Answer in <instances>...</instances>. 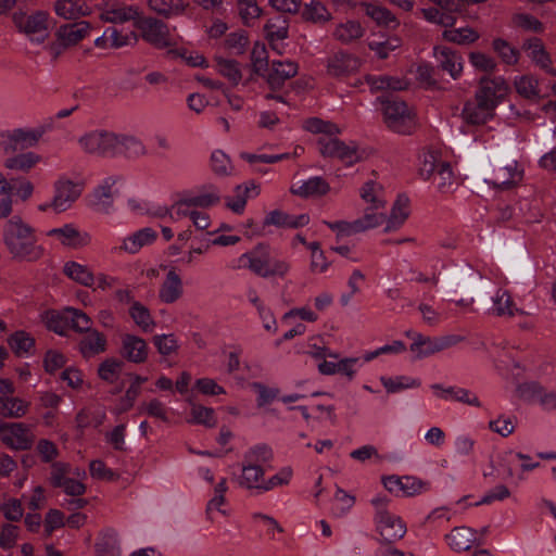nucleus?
Wrapping results in <instances>:
<instances>
[{
    "label": "nucleus",
    "mask_w": 556,
    "mask_h": 556,
    "mask_svg": "<svg viewBox=\"0 0 556 556\" xmlns=\"http://www.w3.org/2000/svg\"><path fill=\"white\" fill-rule=\"evenodd\" d=\"M305 129L320 135L316 144L324 157L337 159L346 166H352L362 160V152L356 142L346 143L337 137L340 128L336 124L314 117L305 122Z\"/></svg>",
    "instance_id": "obj_1"
},
{
    "label": "nucleus",
    "mask_w": 556,
    "mask_h": 556,
    "mask_svg": "<svg viewBox=\"0 0 556 556\" xmlns=\"http://www.w3.org/2000/svg\"><path fill=\"white\" fill-rule=\"evenodd\" d=\"M3 241L13 258L24 262H36L45 253L37 244L35 229L20 216L11 217L4 227Z\"/></svg>",
    "instance_id": "obj_2"
},
{
    "label": "nucleus",
    "mask_w": 556,
    "mask_h": 556,
    "mask_svg": "<svg viewBox=\"0 0 556 556\" xmlns=\"http://www.w3.org/2000/svg\"><path fill=\"white\" fill-rule=\"evenodd\" d=\"M233 268H247L262 278H283L291 268L290 263L285 258H277L269 245L258 243L252 250L241 254Z\"/></svg>",
    "instance_id": "obj_3"
},
{
    "label": "nucleus",
    "mask_w": 556,
    "mask_h": 556,
    "mask_svg": "<svg viewBox=\"0 0 556 556\" xmlns=\"http://www.w3.org/2000/svg\"><path fill=\"white\" fill-rule=\"evenodd\" d=\"M387 127L400 135H410L417 128L416 113L404 101L379 98Z\"/></svg>",
    "instance_id": "obj_4"
},
{
    "label": "nucleus",
    "mask_w": 556,
    "mask_h": 556,
    "mask_svg": "<svg viewBox=\"0 0 556 556\" xmlns=\"http://www.w3.org/2000/svg\"><path fill=\"white\" fill-rule=\"evenodd\" d=\"M406 334L413 339L409 350L415 354V358L417 359L426 358L447 350L463 340V338L457 334L427 337L421 333H410L409 331H407Z\"/></svg>",
    "instance_id": "obj_5"
},
{
    "label": "nucleus",
    "mask_w": 556,
    "mask_h": 556,
    "mask_svg": "<svg viewBox=\"0 0 556 556\" xmlns=\"http://www.w3.org/2000/svg\"><path fill=\"white\" fill-rule=\"evenodd\" d=\"M13 22L17 29L26 35L30 41L42 43L49 37V14L45 11L33 13H15Z\"/></svg>",
    "instance_id": "obj_6"
},
{
    "label": "nucleus",
    "mask_w": 556,
    "mask_h": 556,
    "mask_svg": "<svg viewBox=\"0 0 556 556\" xmlns=\"http://www.w3.org/2000/svg\"><path fill=\"white\" fill-rule=\"evenodd\" d=\"M81 149L89 154L113 156L118 153L117 135L106 130H93L78 140Z\"/></svg>",
    "instance_id": "obj_7"
},
{
    "label": "nucleus",
    "mask_w": 556,
    "mask_h": 556,
    "mask_svg": "<svg viewBox=\"0 0 556 556\" xmlns=\"http://www.w3.org/2000/svg\"><path fill=\"white\" fill-rule=\"evenodd\" d=\"M45 128L36 129L16 128L0 132V147L4 153H12L18 150H25L37 144L45 134Z\"/></svg>",
    "instance_id": "obj_8"
},
{
    "label": "nucleus",
    "mask_w": 556,
    "mask_h": 556,
    "mask_svg": "<svg viewBox=\"0 0 556 556\" xmlns=\"http://www.w3.org/2000/svg\"><path fill=\"white\" fill-rule=\"evenodd\" d=\"M362 66V60L348 51L339 50L326 60L327 74L333 78H345L356 74Z\"/></svg>",
    "instance_id": "obj_9"
},
{
    "label": "nucleus",
    "mask_w": 556,
    "mask_h": 556,
    "mask_svg": "<svg viewBox=\"0 0 556 556\" xmlns=\"http://www.w3.org/2000/svg\"><path fill=\"white\" fill-rule=\"evenodd\" d=\"M53 198L50 202L56 213L67 211L73 203L80 197L83 186L66 177L59 178L53 185Z\"/></svg>",
    "instance_id": "obj_10"
},
{
    "label": "nucleus",
    "mask_w": 556,
    "mask_h": 556,
    "mask_svg": "<svg viewBox=\"0 0 556 556\" xmlns=\"http://www.w3.org/2000/svg\"><path fill=\"white\" fill-rule=\"evenodd\" d=\"M383 486L396 496H415L430 489V483L413 476H389L382 479Z\"/></svg>",
    "instance_id": "obj_11"
},
{
    "label": "nucleus",
    "mask_w": 556,
    "mask_h": 556,
    "mask_svg": "<svg viewBox=\"0 0 556 556\" xmlns=\"http://www.w3.org/2000/svg\"><path fill=\"white\" fill-rule=\"evenodd\" d=\"M135 26L140 30L142 39L155 48L169 46L168 28L162 21L154 17H138Z\"/></svg>",
    "instance_id": "obj_12"
},
{
    "label": "nucleus",
    "mask_w": 556,
    "mask_h": 556,
    "mask_svg": "<svg viewBox=\"0 0 556 556\" xmlns=\"http://www.w3.org/2000/svg\"><path fill=\"white\" fill-rule=\"evenodd\" d=\"M0 439L3 444L12 450L25 451L31 447L34 434L29 428L22 422H3Z\"/></svg>",
    "instance_id": "obj_13"
},
{
    "label": "nucleus",
    "mask_w": 556,
    "mask_h": 556,
    "mask_svg": "<svg viewBox=\"0 0 556 556\" xmlns=\"http://www.w3.org/2000/svg\"><path fill=\"white\" fill-rule=\"evenodd\" d=\"M507 91L508 85L503 77L483 76L480 78L479 88L477 89L475 96L476 99H480L495 110L498 103L507 94Z\"/></svg>",
    "instance_id": "obj_14"
},
{
    "label": "nucleus",
    "mask_w": 556,
    "mask_h": 556,
    "mask_svg": "<svg viewBox=\"0 0 556 556\" xmlns=\"http://www.w3.org/2000/svg\"><path fill=\"white\" fill-rule=\"evenodd\" d=\"M47 237L54 238L63 247L70 249H80L91 242L88 232L79 230L73 224H65L59 228H52L46 232Z\"/></svg>",
    "instance_id": "obj_15"
},
{
    "label": "nucleus",
    "mask_w": 556,
    "mask_h": 556,
    "mask_svg": "<svg viewBox=\"0 0 556 556\" xmlns=\"http://www.w3.org/2000/svg\"><path fill=\"white\" fill-rule=\"evenodd\" d=\"M522 176L523 169L513 161L506 165L495 166L485 181L494 188L507 189L521 181Z\"/></svg>",
    "instance_id": "obj_16"
},
{
    "label": "nucleus",
    "mask_w": 556,
    "mask_h": 556,
    "mask_svg": "<svg viewBox=\"0 0 556 556\" xmlns=\"http://www.w3.org/2000/svg\"><path fill=\"white\" fill-rule=\"evenodd\" d=\"M376 530L384 543L391 544L401 540L406 533V526L402 519L390 511L375 518Z\"/></svg>",
    "instance_id": "obj_17"
},
{
    "label": "nucleus",
    "mask_w": 556,
    "mask_h": 556,
    "mask_svg": "<svg viewBox=\"0 0 556 556\" xmlns=\"http://www.w3.org/2000/svg\"><path fill=\"white\" fill-rule=\"evenodd\" d=\"M119 354L130 363L142 364L148 359L149 346L144 339L126 333L121 338Z\"/></svg>",
    "instance_id": "obj_18"
},
{
    "label": "nucleus",
    "mask_w": 556,
    "mask_h": 556,
    "mask_svg": "<svg viewBox=\"0 0 556 556\" xmlns=\"http://www.w3.org/2000/svg\"><path fill=\"white\" fill-rule=\"evenodd\" d=\"M299 65L292 61H273L263 77L268 86L276 90L298 74Z\"/></svg>",
    "instance_id": "obj_19"
},
{
    "label": "nucleus",
    "mask_w": 556,
    "mask_h": 556,
    "mask_svg": "<svg viewBox=\"0 0 556 556\" xmlns=\"http://www.w3.org/2000/svg\"><path fill=\"white\" fill-rule=\"evenodd\" d=\"M522 50L528 58L546 73L556 76V70L552 66V58L546 51L543 41L538 37H531L523 41Z\"/></svg>",
    "instance_id": "obj_20"
},
{
    "label": "nucleus",
    "mask_w": 556,
    "mask_h": 556,
    "mask_svg": "<svg viewBox=\"0 0 556 556\" xmlns=\"http://www.w3.org/2000/svg\"><path fill=\"white\" fill-rule=\"evenodd\" d=\"M433 55L442 71L447 72L453 79L459 78L463 72L460 53L445 46H437L433 48Z\"/></svg>",
    "instance_id": "obj_21"
},
{
    "label": "nucleus",
    "mask_w": 556,
    "mask_h": 556,
    "mask_svg": "<svg viewBox=\"0 0 556 556\" xmlns=\"http://www.w3.org/2000/svg\"><path fill=\"white\" fill-rule=\"evenodd\" d=\"M140 16L139 8L136 5H127L121 2L106 3L103 8L100 18L108 23H126L137 21Z\"/></svg>",
    "instance_id": "obj_22"
},
{
    "label": "nucleus",
    "mask_w": 556,
    "mask_h": 556,
    "mask_svg": "<svg viewBox=\"0 0 556 556\" xmlns=\"http://www.w3.org/2000/svg\"><path fill=\"white\" fill-rule=\"evenodd\" d=\"M494 109L480 99L465 103L462 116L467 124L481 125L494 116Z\"/></svg>",
    "instance_id": "obj_23"
},
{
    "label": "nucleus",
    "mask_w": 556,
    "mask_h": 556,
    "mask_svg": "<svg viewBox=\"0 0 556 556\" xmlns=\"http://www.w3.org/2000/svg\"><path fill=\"white\" fill-rule=\"evenodd\" d=\"M91 25L87 21H80L72 24H65L59 27L55 37L63 45L72 47L81 41L90 33Z\"/></svg>",
    "instance_id": "obj_24"
},
{
    "label": "nucleus",
    "mask_w": 556,
    "mask_h": 556,
    "mask_svg": "<svg viewBox=\"0 0 556 556\" xmlns=\"http://www.w3.org/2000/svg\"><path fill=\"white\" fill-rule=\"evenodd\" d=\"M241 475L238 483L241 488L255 491V494H262L261 486L264 485L265 467L255 466L242 462Z\"/></svg>",
    "instance_id": "obj_25"
},
{
    "label": "nucleus",
    "mask_w": 556,
    "mask_h": 556,
    "mask_svg": "<svg viewBox=\"0 0 556 556\" xmlns=\"http://www.w3.org/2000/svg\"><path fill=\"white\" fill-rule=\"evenodd\" d=\"M448 546L455 552H465L477 542L476 531L469 527H455L445 535Z\"/></svg>",
    "instance_id": "obj_26"
},
{
    "label": "nucleus",
    "mask_w": 556,
    "mask_h": 556,
    "mask_svg": "<svg viewBox=\"0 0 556 556\" xmlns=\"http://www.w3.org/2000/svg\"><path fill=\"white\" fill-rule=\"evenodd\" d=\"M431 389L435 391L437 396L443 400L453 399L457 402L465 403L470 406L480 407L481 402L478 396L464 388L448 387L444 388L442 384L434 383Z\"/></svg>",
    "instance_id": "obj_27"
},
{
    "label": "nucleus",
    "mask_w": 556,
    "mask_h": 556,
    "mask_svg": "<svg viewBox=\"0 0 556 556\" xmlns=\"http://www.w3.org/2000/svg\"><path fill=\"white\" fill-rule=\"evenodd\" d=\"M409 201L404 195L397 197L394 202L389 217H386L384 232H393L399 230L407 220L409 216Z\"/></svg>",
    "instance_id": "obj_28"
},
{
    "label": "nucleus",
    "mask_w": 556,
    "mask_h": 556,
    "mask_svg": "<svg viewBox=\"0 0 556 556\" xmlns=\"http://www.w3.org/2000/svg\"><path fill=\"white\" fill-rule=\"evenodd\" d=\"M157 238V233L150 227L142 228L126 237L121 245V250L135 254L141 248L152 244Z\"/></svg>",
    "instance_id": "obj_29"
},
{
    "label": "nucleus",
    "mask_w": 556,
    "mask_h": 556,
    "mask_svg": "<svg viewBox=\"0 0 556 556\" xmlns=\"http://www.w3.org/2000/svg\"><path fill=\"white\" fill-rule=\"evenodd\" d=\"M182 292V281L179 275L175 270H169L159 291L161 302L174 303L181 298Z\"/></svg>",
    "instance_id": "obj_30"
},
{
    "label": "nucleus",
    "mask_w": 556,
    "mask_h": 556,
    "mask_svg": "<svg viewBox=\"0 0 556 556\" xmlns=\"http://www.w3.org/2000/svg\"><path fill=\"white\" fill-rule=\"evenodd\" d=\"M329 184L319 176L302 181L299 186H292L291 193L301 198L321 197L329 192Z\"/></svg>",
    "instance_id": "obj_31"
},
{
    "label": "nucleus",
    "mask_w": 556,
    "mask_h": 556,
    "mask_svg": "<svg viewBox=\"0 0 556 556\" xmlns=\"http://www.w3.org/2000/svg\"><path fill=\"white\" fill-rule=\"evenodd\" d=\"M79 351L85 358L93 357L106 350L105 337L96 329H92L79 341Z\"/></svg>",
    "instance_id": "obj_32"
},
{
    "label": "nucleus",
    "mask_w": 556,
    "mask_h": 556,
    "mask_svg": "<svg viewBox=\"0 0 556 556\" xmlns=\"http://www.w3.org/2000/svg\"><path fill=\"white\" fill-rule=\"evenodd\" d=\"M116 177H108L93 191V207L98 212L108 213L113 204V186L116 184Z\"/></svg>",
    "instance_id": "obj_33"
},
{
    "label": "nucleus",
    "mask_w": 556,
    "mask_h": 556,
    "mask_svg": "<svg viewBox=\"0 0 556 556\" xmlns=\"http://www.w3.org/2000/svg\"><path fill=\"white\" fill-rule=\"evenodd\" d=\"M365 35V28L357 21H346L336 26L332 36L343 45H349Z\"/></svg>",
    "instance_id": "obj_34"
},
{
    "label": "nucleus",
    "mask_w": 556,
    "mask_h": 556,
    "mask_svg": "<svg viewBox=\"0 0 556 556\" xmlns=\"http://www.w3.org/2000/svg\"><path fill=\"white\" fill-rule=\"evenodd\" d=\"M309 217L305 214L298 216L286 214L281 211H271L265 218V225L278 227L299 228L308 224Z\"/></svg>",
    "instance_id": "obj_35"
},
{
    "label": "nucleus",
    "mask_w": 556,
    "mask_h": 556,
    "mask_svg": "<svg viewBox=\"0 0 556 556\" xmlns=\"http://www.w3.org/2000/svg\"><path fill=\"white\" fill-rule=\"evenodd\" d=\"M147 3L151 11L164 17L182 14L188 5L186 0H148Z\"/></svg>",
    "instance_id": "obj_36"
},
{
    "label": "nucleus",
    "mask_w": 556,
    "mask_h": 556,
    "mask_svg": "<svg viewBox=\"0 0 556 556\" xmlns=\"http://www.w3.org/2000/svg\"><path fill=\"white\" fill-rule=\"evenodd\" d=\"M240 157L250 164L252 169L257 173H266L263 169L262 164H273L291 157L290 153L281 154H265V153H249L241 152Z\"/></svg>",
    "instance_id": "obj_37"
},
{
    "label": "nucleus",
    "mask_w": 556,
    "mask_h": 556,
    "mask_svg": "<svg viewBox=\"0 0 556 556\" xmlns=\"http://www.w3.org/2000/svg\"><path fill=\"white\" fill-rule=\"evenodd\" d=\"M362 7L365 10V14L374 20L379 26L396 27L400 24L396 16L384 7L368 2H363Z\"/></svg>",
    "instance_id": "obj_38"
},
{
    "label": "nucleus",
    "mask_w": 556,
    "mask_h": 556,
    "mask_svg": "<svg viewBox=\"0 0 556 556\" xmlns=\"http://www.w3.org/2000/svg\"><path fill=\"white\" fill-rule=\"evenodd\" d=\"M366 83L372 90H404L407 88L408 83L399 77L389 75H368L366 76Z\"/></svg>",
    "instance_id": "obj_39"
},
{
    "label": "nucleus",
    "mask_w": 556,
    "mask_h": 556,
    "mask_svg": "<svg viewBox=\"0 0 556 556\" xmlns=\"http://www.w3.org/2000/svg\"><path fill=\"white\" fill-rule=\"evenodd\" d=\"M361 198L369 204L370 207L380 210L386 206L382 187L374 180L366 181L359 191Z\"/></svg>",
    "instance_id": "obj_40"
},
{
    "label": "nucleus",
    "mask_w": 556,
    "mask_h": 556,
    "mask_svg": "<svg viewBox=\"0 0 556 556\" xmlns=\"http://www.w3.org/2000/svg\"><path fill=\"white\" fill-rule=\"evenodd\" d=\"M28 407L29 404L26 401L10 394L0 401V416L20 418L27 413Z\"/></svg>",
    "instance_id": "obj_41"
},
{
    "label": "nucleus",
    "mask_w": 556,
    "mask_h": 556,
    "mask_svg": "<svg viewBox=\"0 0 556 556\" xmlns=\"http://www.w3.org/2000/svg\"><path fill=\"white\" fill-rule=\"evenodd\" d=\"M64 274L85 287L90 288L96 283V278L91 270L87 266L76 262H67L64 265Z\"/></svg>",
    "instance_id": "obj_42"
},
{
    "label": "nucleus",
    "mask_w": 556,
    "mask_h": 556,
    "mask_svg": "<svg viewBox=\"0 0 556 556\" xmlns=\"http://www.w3.org/2000/svg\"><path fill=\"white\" fill-rule=\"evenodd\" d=\"M380 382L388 393H397L406 389L419 388L421 381L408 376L380 377Z\"/></svg>",
    "instance_id": "obj_43"
},
{
    "label": "nucleus",
    "mask_w": 556,
    "mask_h": 556,
    "mask_svg": "<svg viewBox=\"0 0 556 556\" xmlns=\"http://www.w3.org/2000/svg\"><path fill=\"white\" fill-rule=\"evenodd\" d=\"M97 556H121L118 534L114 529L103 531L100 541L96 544Z\"/></svg>",
    "instance_id": "obj_44"
},
{
    "label": "nucleus",
    "mask_w": 556,
    "mask_h": 556,
    "mask_svg": "<svg viewBox=\"0 0 556 556\" xmlns=\"http://www.w3.org/2000/svg\"><path fill=\"white\" fill-rule=\"evenodd\" d=\"M431 178L432 184L441 193H448L455 189L454 174L447 162L440 163L438 172Z\"/></svg>",
    "instance_id": "obj_45"
},
{
    "label": "nucleus",
    "mask_w": 556,
    "mask_h": 556,
    "mask_svg": "<svg viewBox=\"0 0 556 556\" xmlns=\"http://www.w3.org/2000/svg\"><path fill=\"white\" fill-rule=\"evenodd\" d=\"M55 14L64 20H77L89 14L88 7L77 4L73 0H56L54 3Z\"/></svg>",
    "instance_id": "obj_46"
},
{
    "label": "nucleus",
    "mask_w": 556,
    "mask_h": 556,
    "mask_svg": "<svg viewBox=\"0 0 556 556\" xmlns=\"http://www.w3.org/2000/svg\"><path fill=\"white\" fill-rule=\"evenodd\" d=\"M129 315L134 323L141 328L143 332H152L155 327V321L152 318L150 311L140 302H132L129 308Z\"/></svg>",
    "instance_id": "obj_47"
},
{
    "label": "nucleus",
    "mask_w": 556,
    "mask_h": 556,
    "mask_svg": "<svg viewBox=\"0 0 556 556\" xmlns=\"http://www.w3.org/2000/svg\"><path fill=\"white\" fill-rule=\"evenodd\" d=\"M492 302L493 313L497 316H514L516 312H518V308L507 290L498 289L492 298Z\"/></svg>",
    "instance_id": "obj_48"
},
{
    "label": "nucleus",
    "mask_w": 556,
    "mask_h": 556,
    "mask_svg": "<svg viewBox=\"0 0 556 556\" xmlns=\"http://www.w3.org/2000/svg\"><path fill=\"white\" fill-rule=\"evenodd\" d=\"M123 366V361L118 358H105L98 367V376L105 382L114 383L118 380Z\"/></svg>",
    "instance_id": "obj_49"
},
{
    "label": "nucleus",
    "mask_w": 556,
    "mask_h": 556,
    "mask_svg": "<svg viewBox=\"0 0 556 556\" xmlns=\"http://www.w3.org/2000/svg\"><path fill=\"white\" fill-rule=\"evenodd\" d=\"M40 155L34 152H27L7 159L4 166L8 169H15L27 173L33 167H35L40 162Z\"/></svg>",
    "instance_id": "obj_50"
},
{
    "label": "nucleus",
    "mask_w": 556,
    "mask_h": 556,
    "mask_svg": "<svg viewBox=\"0 0 556 556\" xmlns=\"http://www.w3.org/2000/svg\"><path fill=\"white\" fill-rule=\"evenodd\" d=\"M444 40L457 45H470L479 39V34L471 27L445 29L442 33Z\"/></svg>",
    "instance_id": "obj_51"
},
{
    "label": "nucleus",
    "mask_w": 556,
    "mask_h": 556,
    "mask_svg": "<svg viewBox=\"0 0 556 556\" xmlns=\"http://www.w3.org/2000/svg\"><path fill=\"white\" fill-rule=\"evenodd\" d=\"M492 48L506 65H515L520 59V51L503 38H495Z\"/></svg>",
    "instance_id": "obj_52"
},
{
    "label": "nucleus",
    "mask_w": 556,
    "mask_h": 556,
    "mask_svg": "<svg viewBox=\"0 0 556 556\" xmlns=\"http://www.w3.org/2000/svg\"><path fill=\"white\" fill-rule=\"evenodd\" d=\"M65 320L68 321L72 329L77 332H88L91 329L92 321L90 317L80 309L67 307L65 308Z\"/></svg>",
    "instance_id": "obj_53"
},
{
    "label": "nucleus",
    "mask_w": 556,
    "mask_h": 556,
    "mask_svg": "<svg viewBox=\"0 0 556 556\" xmlns=\"http://www.w3.org/2000/svg\"><path fill=\"white\" fill-rule=\"evenodd\" d=\"M216 60L217 72L226 77L233 86H237L242 78L239 63L235 60L218 56Z\"/></svg>",
    "instance_id": "obj_54"
},
{
    "label": "nucleus",
    "mask_w": 556,
    "mask_h": 556,
    "mask_svg": "<svg viewBox=\"0 0 556 556\" xmlns=\"http://www.w3.org/2000/svg\"><path fill=\"white\" fill-rule=\"evenodd\" d=\"M303 18L313 23H326L331 20V13L319 1H311L305 4L303 10Z\"/></svg>",
    "instance_id": "obj_55"
},
{
    "label": "nucleus",
    "mask_w": 556,
    "mask_h": 556,
    "mask_svg": "<svg viewBox=\"0 0 556 556\" xmlns=\"http://www.w3.org/2000/svg\"><path fill=\"white\" fill-rule=\"evenodd\" d=\"M273 459L270 447L260 444L251 447L243 456V463L264 467Z\"/></svg>",
    "instance_id": "obj_56"
},
{
    "label": "nucleus",
    "mask_w": 556,
    "mask_h": 556,
    "mask_svg": "<svg viewBox=\"0 0 556 556\" xmlns=\"http://www.w3.org/2000/svg\"><path fill=\"white\" fill-rule=\"evenodd\" d=\"M355 497L348 494L341 488L337 489L331 507L332 516L340 518L345 516L354 506Z\"/></svg>",
    "instance_id": "obj_57"
},
{
    "label": "nucleus",
    "mask_w": 556,
    "mask_h": 556,
    "mask_svg": "<svg viewBox=\"0 0 556 556\" xmlns=\"http://www.w3.org/2000/svg\"><path fill=\"white\" fill-rule=\"evenodd\" d=\"M252 71L254 74L265 77L268 65V55L263 43L256 42L251 52Z\"/></svg>",
    "instance_id": "obj_58"
},
{
    "label": "nucleus",
    "mask_w": 556,
    "mask_h": 556,
    "mask_svg": "<svg viewBox=\"0 0 556 556\" xmlns=\"http://www.w3.org/2000/svg\"><path fill=\"white\" fill-rule=\"evenodd\" d=\"M386 222V214L379 210L368 206L364 215L356 219L361 232L374 229Z\"/></svg>",
    "instance_id": "obj_59"
},
{
    "label": "nucleus",
    "mask_w": 556,
    "mask_h": 556,
    "mask_svg": "<svg viewBox=\"0 0 556 556\" xmlns=\"http://www.w3.org/2000/svg\"><path fill=\"white\" fill-rule=\"evenodd\" d=\"M118 153L128 156H140L146 154V147L141 140L132 136H117Z\"/></svg>",
    "instance_id": "obj_60"
},
{
    "label": "nucleus",
    "mask_w": 556,
    "mask_h": 556,
    "mask_svg": "<svg viewBox=\"0 0 556 556\" xmlns=\"http://www.w3.org/2000/svg\"><path fill=\"white\" fill-rule=\"evenodd\" d=\"M267 39L273 43L276 40H283L288 37V23L282 17L269 20L265 24Z\"/></svg>",
    "instance_id": "obj_61"
},
{
    "label": "nucleus",
    "mask_w": 556,
    "mask_h": 556,
    "mask_svg": "<svg viewBox=\"0 0 556 556\" xmlns=\"http://www.w3.org/2000/svg\"><path fill=\"white\" fill-rule=\"evenodd\" d=\"M9 345L18 356L26 354L35 344V340L25 331H16L9 338Z\"/></svg>",
    "instance_id": "obj_62"
},
{
    "label": "nucleus",
    "mask_w": 556,
    "mask_h": 556,
    "mask_svg": "<svg viewBox=\"0 0 556 556\" xmlns=\"http://www.w3.org/2000/svg\"><path fill=\"white\" fill-rule=\"evenodd\" d=\"M191 417L192 422L203 425L208 428L215 427L217 422L214 409L199 404H192Z\"/></svg>",
    "instance_id": "obj_63"
},
{
    "label": "nucleus",
    "mask_w": 556,
    "mask_h": 556,
    "mask_svg": "<svg viewBox=\"0 0 556 556\" xmlns=\"http://www.w3.org/2000/svg\"><path fill=\"white\" fill-rule=\"evenodd\" d=\"M111 49H119L127 46H134L138 41V35L132 31H122L116 27H109Z\"/></svg>",
    "instance_id": "obj_64"
}]
</instances>
